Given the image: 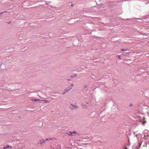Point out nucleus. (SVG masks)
<instances>
[{"instance_id":"obj_1","label":"nucleus","mask_w":149,"mask_h":149,"mask_svg":"<svg viewBox=\"0 0 149 149\" xmlns=\"http://www.w3.org/2000/svg\"><path fill=\"white\" fill-rule=\"evenodd\" d=\"M136 136L137 137V139L138 141L140 140V142H139V145L140 146L141 145V143L143 142V140L141 139V137H143V138L145 136V135H141L140 134H138L137 135H136Z\"/></svg>"},{"instance_id":"obj_2","label":"nucleus","mask_w":149,"mask_h":149,"mask_svg":"<svg viewBox=\"0 0 149 149\" xmlns=\"http://www.w3.org/2000/svg\"><path fill=\"white\" fill-rule=\"evenodd\" d=\"M138 119L137 120H139V122H142V124L143 125H144L146 122L145 120V118L144 116H139L138 118Z\"/></svg>"},{"instance_id":"obj_3","label":"nucleus","mask_w":149,"mask_h":149,"mask_svg":"<svg viewBox=\"0 0 149 149\" xmlns=\"http://www.w3.org/2000/svg\"><path fill=\"white\" fill-rule=\"evenodd\" d=\"M77 134V132L75 131H73L72 132H70L68 133V134L70 136H72V134Z\"/></svg>"},{"instance_id":"obj_4","label":"nucleus","mask_w":149,"mask_h":149,"mask_svg":"<svg viewBox=\"0 0 149 149\" xmlns=\"http://www.w3.org/2000/svg\"><path fill=\"white\" fill-rule=\"evenodd\" d=\"M46 142V140H40L39 142L40 144H42Z\"/></svg>"},{"instance_id":"obj_5","label":"nucleus","mask_w":149,"mask_h":149,"mask_svg":"<svg viewBox=\"0 0 149 149\" xmlns=\"http://www.w3.org/2000/svg\"><path fill=\"white\" fill-rule=\"evenodd\" d=\"M130 146V144H129L127 145H125L123 146V149H128V147Z\"/></svg>"},{"instance_id":"obj_6","label":"nucleus","mask_w":149,"mask_h":149,"mask_svg":"<svg viewBox=\"0 0 149 149\" xmlns=\"http://www.w3.org/2000/svg\"><path fill=\"white\" fill-rule=\"evenodd\" d=\"M40 100L39 99H33L32 100V101H36V102H38L39 101H40Z\"/></svg>"},{"instance_id":"obj_7","label":"nucleus","mask_w":149,"mask_h":149,"mask_svg":"<svg viewBox=\"0 0 149 149\" xmlns=\"http://www.w3.org/2000/svg\"><path fill=\"white\" fill-rule=\"evenodd\" d=\"M42 101H43L45 102L46 103H49L50 102L49 101H48L46 100H42Z\"/></svg>"},{"instance_id":"obj_8","label":"nucleus","mask_w":149,"mask_h":149,"mask_svg":"<svg viewBox=\"0 0 149 149\" xmlns=\"http://www.w3.org/2000/svg\"><path fill=\"white\" fill-rule=\"evenodd\" d=\"M6 147H7V148H11V146H7L6 147H4V148L5 149H6Z\"/></svg>"},{"instance_id":"obj_9","label":"nucleus","mask_w":149,"mask_h":149,"mask_svg":"<svg viewBox=\"0 0 149 149\" xmlns=\"http://www.w3.org/2000/svg\"><path fill=\"white\" fill-rule=\"evenodd\" d=\"M123 54H125V55L126 56V55H128L129 54V53L128 52H126V53L125 52L124 53H123Z\"/></svg>"},{"instance_id":"obj_10","label":"nucleus","mask_w":149,"mask_h":149,"mask_svg":"<svg viewBox=\"0 0 149 149\" xmlns=\"http://www.w3.org/2000/svg\"><path fill=\"white\" fill-rule=\"evenodd\" d=\"M52 140V139H46L45 140H46V141H48L49 140Z\"/></svg>"},{"instance_id":"obj_11","label":"nucleus","mask_w":149,"mask_h":149,"mask_svg":"<svg viewBox=\"0 0 149 149\" xmlns=\"http://www.w3.org/2000/svg\"><path fill=\"white\" fill-rule=\"evenodd\" d=\"M121 51H127L128 50H127V49H126V50H123V49H122Z\"/></svg>"},{"instance_id":"obj_12","label":"nucleus","mask_w":149,"mask_h":149,"mask_svg":"<svg viewBox=\"0 0 149 149\" xmlns=\"http://www.w3.org/2000/svg\"><path fill=\"white\" fill-rule=\"evenodd\" d=\"M132 106V104H130V107H131Z\"/></svg>"},{"instance_id":"obj_13","label":"nucleus","mask_w":149,"mask_h":149,"mask_svg":"<svg viewBox=\"0 0 149 149\" xmlns=\"http://www.w3.org/2000/svg\"><path fill=\"white\" fill-rule=\"evenodd\" d=\"M120 56H118V58H119V59H120Z\"/></svg>"},{"instance_id":"obj_14","label":"nucleus","mask_w":149,"mask_h":149,"mask_svg":"<svg viewBox=\"0 0 149 149\" xmlns=\"http://www.w3.org/2000/svg\"><path fill=\"white\" fill-rule=\"evenodd\" d=\"M137 19H139L136 18Z\"/></svg>"}]
</instances>
